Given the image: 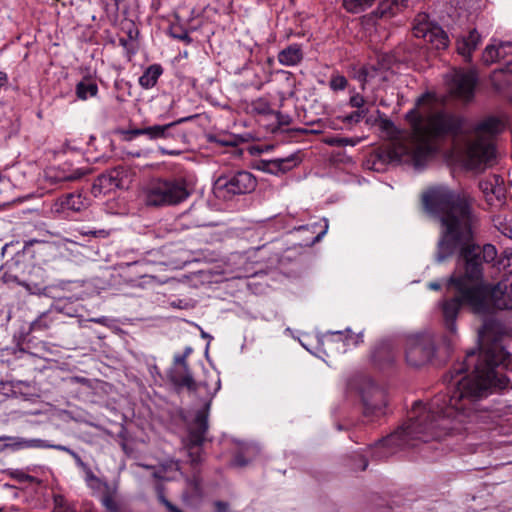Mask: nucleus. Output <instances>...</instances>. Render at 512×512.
I'll list each match as a JSON object with an SVG mask.
<instances>
[{"label":"nucleus","instance_id":"1","mask_svg":"<svg viewBox=\"0 0 512 512\" xmlns=\"http://www.w3.org/2000/svg\"><path fill=\"white\" fill-rule=\"evenodd\" d=\"M480 350L470 351L465 361L455 368L448 380V394L436 395L427 405L415 402L409 422L375 446V456L382 458L394 453L393 446H415L414 441L439 439L456 424H463L476 415V402L497 390L504 389L508 379L498 374L496 367L512 370V354L503 344L501 325L487 320L478 333Z\"/></svg>","mask_w":512,"mask_h":512},{"label":"nucleus","instance_id":"18","mask_svg":"<svg viewBox=\"0 0 512 512\" xmlns=\"http://www.w3.org/2000/svg\"><path fill=\"white\" fill-rule=\"evenodd\" d=\"M184 120L185 119H181L178 121V123ZM176 124L177 122H172L165 125H153L145 127L144 135H146L150 140L172 138L174 137L172 129L175 127Z\"/></svg>","mask_w":512,"mask_h":512},{"label":"nucleus","instance_id":"17","mask_svg":"<svg viewBox=\"0 0 512 512\" xmlns=\"http://www.w3.org/2000/svg\"><path fill=\"white\" fill-rule=\"evenodd\" d=\"M278 61L284 66L298 65L303 59V51L299 44H291L278 53Z\"/></svg>","mask_w":512,"mask_h":512},{"label":"nucleus","instance_id":"49","mask_svg":"<svg viewBox=\"0 0 512 512\" xmlns=\"http://www.w3.org/2000/svg\"><path fill=\"white\" fill-rule=\"evenodd\" d=\"M428 287L432 290H439L440 289V284L438 282H430L428 284Z\"/></svg>","mask_w":512,"mask_h":512},{"label":"nucleus","instance_id":"29","mask_svg":"<svg viewBox=\"0 0 512 512\" xmlns=\"http://www.w3.org/2000/svg\"><path fill=\"white\" fill-rule=\"evenodd\" d=\"M13 477L21 483H26V482L35 483V484L40 483V481L37 478H35L34 476L28 475L25 472L20 471V470H16L15 472H13Z\"/></svg>","mask_w":512,"mask_h":512},{"label":"nucleus","instance_id":"37","mask_svg":"<svg viewBox=\"0 0 512 512\" xmlns=\"http://www.w3.org/2000/svg\"><path fill=\"white\" fill-rule=\"evenodd\" d=\"M166 467L169 468V470L174 474L171 476H164L165 479L173 480L177 478L176 474L182 475V472L180 471V464L178 461H171L169 464H167Z\"/></svg>","mask_w":512,"mask_h":512},{"label":"nucleus","instance_id":"39","mask_svg":"<svg viewBox=\"0 0 512 512\" xmlns=\"http://www.w3.org/2000/svg\"><path fill=\"white\" fill-rule=\"evenodd\" d=\"M49 448H54V449H57V450H60V451H65V452L69 453L71 456H73L77 460V462L82 463V461H81L80 457L78 456V454L75 453L74 451H72L71 449H69L66 446L50 445Z\"/></svg>","mask_w":512,"mask_h":512},{"label":"nucleus","instance_id":"32","mask_svg":"<svg viewBox=\"0 0 512 512\" xmlns=\"http://www.w3.org/2000/svg\"><path fill=\"white\" fill-rule=\"evenodd\" d=\"M49 327V323L47 322V316L42 315L35 321L31 323V330L32 331H42Z\"/></svg>","mask_w":512,"mask_h":512},{"label":"nucleus","instance_id":"12","mask_svg":"<svg viewBox=\"0 0 512 512\" xmlns=\"http://www.w3.org/2000/svg\"><path fill=\"white\" fill-rule=\"evenodd\" d=\"M360 342H362L361 334L353 335L350 330H346L345 332L336 331L326 334L323 345L328 350L344 353L348 347L357 346Z\"/></svg>","mask_w":512,"mask_h":512},{"label":"nucleus","instance_id":"36","mask_svg":"<svg viewBox=\"0 0 512 512\" xmlns=\"http://www.w3.org/2000/svg\"><path fill=\"white\" fill-rule=\"evenodd\" d=\"M365 103H366V100L359 93L352 95L349 100L350 106L353 108H357V109H365L364 108Z\"/></svg>","mask_w":512,"mask_h":512},{"label":"nucleus","instance_id":"15","mask_svg":"<svg viewBox=\"0 0 512 512\" xmlns=\"http://www.w3.org/2000/svg\"><path fill=\"white\" fill-rule=\"evenodd\" d=\"M85 208V200L80 194H67L55 201L52 211L64 213L66 211L78 212Z\"/></svg>","mask_w":512,"mask_h":512},{"label":"nucleus","instance_id":"55","mask_svg":"<svg viewBox=\"0 0 512 512\" xmlns=\"http://www.w3.org/2000/svg\"><path fill=\"white\" fill-rule=\"evenodd\" d=\"M0 512H3V508H0Z\"/></svg>","mask_w":512,"mask_h":512},{"label":"nucleus","instance_id":"48","mask_svg":"<svg viewBox=\"0 0 512 512\" xmlns=\"http://www.w3.org/2000/svg\"><path fill=\"white\" fill-rule=\"evenodd\" d=\"M207 224V222L202 219V218H197L195 221H194V225L195 226H205Z\"/></svg>","mask_w":512,"mask_h":512},{"label":"nucleus","instance_id":"35","mask_svg":"<svg viewBox=\"0 0 512 512\" xmlns=\"http://www.w3.org/2000/svg\"><path fill=\"white\" fill-rule=\"evenodd\" d=\"M368 110L367 109H358L357 111L351 113L350 115H347L345 117V121L351 123L355 122L358 123L361 119H363L367 115Z\"/></svg>","mask_w":512,"mask_h":512},{"label":"nucleus","instance_id":"11","mask_svg":"<svg viewBox=\"0 0 512 512\" xmlns=\"http://www.w3.org/2000/svg\"><path fill=\"white\" fill-rule=\"evenodd\" d=\"M366 385L367 389L361 390L363 414L373 420L385 414L386 397L385 393L372 382L369 381Z\"/></svg>","mask_w":512,"mask_h":512},{"label":"nucleus","instance_id":"7","mask_svg":"<svg viewBox=\"0 0 512 512\" xmlns=\"http://www.w3.org/2000/svg\"><path fill=\"white\" fill-rule=\"evenodd\" d=\"M434 352V342L430 335H414L407 339L406 360L411 366L426 364L432 359Z\"/></svg>","mask_w":512,"mask_h":512},{"label":"nucleus","instance_id":"30","mask_svg":"<svg viewBox=\"0 0 512 512\" xmlns=\"http://www.w3.org/2000/svg\"><path fill=\"white\" fill-rule=\"evenodd\" d=\"M20 445L25 448H48L49 444H46L45 441L41 439H29L22 440Z\"/></svg>","mask_w":512,"mask_h":512},{"label":"nucleus","instance_id":"34","mask_svg":"<svg viewBox=\"0 0 512 512\" xmlns=\"http://www.w3.org/2000/svg\"><path fill=\"white\" fill-rule=\"evenodd\" d=\"M83 175H85V172L83 170L76 169L75 171H73L70 174L58 176L57 177V181L58 182H62V181H75V180L80 179Z\"/></svg>","mask_w":512,"mask_h":512},{"label":"nucleus","instance_id":"6","mask_svg":"<svg viewBox=\"0 0 512 512\" xmlns=\"http://www.w3.org/2000/svg\"><path fill=\"white\" fill-rule=\"evenodd\" d=\"M257 182L252 173L238 171L229 176H221L214 186L216 197L230 200L236 195L246 194L254 191Z\"/></svg>","mask_w":512,"mask_h":512},{"label":"nucleus","instance_id":"50","mask_svg":"<svg viewBox=\"0 0 512 512\" xmlns=\"http://www.w3.org/2000/svg\"><path fill=\"white\" fill-rule=\"evenodd\" d=\"M176 37L181 39V40L190 41V38H189V36H188V34L186 32L181 34V35H177Z\"/></svg>","mask_w":512,"mask_h":512},{"label":"nucleus","instance_id":"26","mask_svg":"<svg viewBox=\"0 0 512 512\" xmlns=\"http://www.w3.org/2000/svg\"><path fill=\"white\" fill-rule=\"evenodd\" d=\"M187 487L188 490L185 491L182 495L183 501L189 503L192 497H198L200 495V480L198 477L193 476V478H187Z\"/></svg>","mask_w":512,"mask_h":512},{"label":"nucleus","instance_id":"14","mask_svg":"<svg viewBox=\"0 0 512 512\" xmlns=\"http://www.w3.org/2000/svg\"><path fill=\"white\" fill-rule=\"evenodd\" d=\"M511 53L512 42L493 40V42L485 48L482 58L486 64H492L505 58Z\"/></svg>","mask_w":512,"mask_h":512},{"label":"nucleus","instance_id":"9","mask_svg":"<svg viewBox=\"0 0 512 512\" xmlns=\"http://www.w3.org/2000/svg\"><path fill=\"white\" fill-rule=\"evenodd\" d=\"M207 429V414L205 411H198L195 420L190 427L187 444L188 456L190 463L193 466L202 462L203 450L201 445L205 439Z\"/></svg>","mask_w":512,"mask_h":512},{"label":"nucleus","instance_id":"41","mask_svg":"<svg viewBox=\"0 0 512 512\" xmlns=\"http://www.w3.org/2000/svg\"><path fill=\"white\" fill-rule=\"evenodd\" d=\"M145 128L131 129L125 132L128 135V139L131 140L137 136L144 135Z\"/></svg>","mask_w":512,"mask_h":512},{"label":"nucleus","instance_id":"33","mask_svg":"<svg viewBox=\"0 0 512 512\" xmlns=\"http://www.w3.org/2000/svg\"><path fill=\"white\" fill-rule=\"evenodd\" d=\"M157 494L159 501L168 509L169 512H182L179 510L175 505H173L171 502H169L163 493V490L161 487L157 488Z\"/></svg>","mask_w":512,"mask_h":512},{"label":"nucleus","instance_id":"46","mask_svg":"<svg viewBox=\"0 0 512 512\" xmlns=\"http://www.w3.org/2000/svg\"><path fill=\"white\" fill-rule=\"evenodd\" d=\"M233 463H234V465H236V466H244V465H246V464H247V462H246V461H244V460L242 459V456H241V455H238V456L234 459V462H233Z\"/></svg>","mask_w":512,"mask_h":512},{"label":"nucleus","instance_id":"8","mask_svg":"<svg viewBox=\"0 0 512 512\" xmlns=\"http://www.w3.org/2000/svg\"><path fill=\"white\" fill-rule=\"evenodd\" d=\"M413 34L417 38H423L437 50L448 46L449 40L445 32L438 25L430 22L429 16L425 13L418 14L415 18Z\"/></svg>","mask_w":512,"mask_h":512},{"label":"nucleus","instance_id":"45","mask_svg":"<svg viewBox=\"0 0 512 512\" xmlns=\"http://www.w3.org/2000/svg\"><path fill=\"white\" fill-rule=\"evenodd\" d=\"M22 285L28 290L30 291L31 293H38L40 292L42 289L40 287H37V286H34L32 287L30 284L28 283H22Z\"/></svg>","mask_w":512,"mask_h":512},{"label":"nucleus","instance_id":"13","mask_svg":"<svg viewBox=\"0 0 512 512\" xmlns=\"http://www.w3.org/2000/svg\"><path fill=\"white\" fill-rule=\"evenodd\" d=\"M123 170L120 168L113 169L107 173L100 175L94 182L92 191L94 195L106 194L113 189L122 187L121 174Z\"/></svg>","mask_w":512,"mask_h":512},{"label":"nucleus","instance_id":"5","mask_svg":"<svg viewBox=\"0 0 512 512\" xmlns=\"http://www.w3.org/2000/svg\"><path fill=\"white\" fill-rule=\"evenodd\" d=\"M190 195L183 177L153 179L143 189L144 202L148 206H171L185 201Z\"/></svg>","mask_w":512,"mask_h":512},{"label":"nucleus","instance_id":"16","mask_svg":"<svg viewBox=\"0 0 512 512\" xmlns=\"http://www.w3.org/2000/svg\"><path fill=\"white\" fill-rule=\"evenodd\" d=\"M480 43V35L477 30H471L466 36L458 39L457 51L466 60L470 59L471 53L477 48Z\"/></svg>","mask_w":512,"mask_h":512},{"label":"nucleus","instance_id":"47","mask_svg":"<svg viewBox=\"0 0 512 512\" xmlns=\"http://www.w3.org/2000/svg\"><path fill=\"white\" fill-rule=\"evenodd\" d=\"M91 321H93L95 323H98V324L104 325L106 323V321H107V318L106 317H99V318L91 319Z\"/></svg>","mask_w":512,"mask_h":512},{"label":"nucleus","instance_id":"52","mask_svg":"<svg viewBox=\"0 0 512 512\" xmlns=\"http://www.w3.org/2000/svg\"><path fill=\"white\" fill-rule=\"evenodd\" d=\"M191 352H192V348L186 347L183 354L186 355V357H187Z\"/></svg>","mask_w":512,"mask_h":512},{"label":"nucleus","instance_id":"38","mask_svg":"<svg viewBox=\"0 0 512 512\" xmlns=\"http://www.w3.org/2000/svg\"><path fill=\"white\" fill-rule=\"evenodd\" d=\"M103 505L107 512H120L117 502L112 497H105L103 499Z\"/></svg>","mask_w":512,"mask_h":512},{"label":"nucleus","instance_id":"31","mask_svg":"<svg viewBox=\"0 0 512 512\" xmlns=\"http://www.w3.org/2000/svg\"><path fill=\"white\" fill-rule=\"evenodd\" d=\"M53 501H54L53 512H67L68 511L67 501L65 500V498L62 495H54Z\"/></svg>","mask_w":512,"mask_h":512},{"label":"nucleus","instance_id":"21","mask_svg":"<svg viewBox=\"0 0 512 512\" xmlns=\"http://www.w3.org/2000/svg\"><path fill=\"white\" fill-rule=\"evenodd\" d=\"M492 221L499 232L512 239V213L501 212L494 215Z\"/></svg>","mask_w":512,"mask_h":512},{"label":"nucleus","instance_id":"3","mask_svg":"<svg viewBox=\"0 0 512 512\" xmlns=\"http://www.w3.org/2000/svg\"><path fill=\"white\" fill-rule=\"evenodd\" d=\"M425 209L437 219L442 227V236L438 242L436 261L444 262L453 255L456 248L466 244L459 257V266L447 282V289L458 295L466 289H473L483 282L482 262H491L497 257L492 244L469 245L479 226V217L473 209V198L465 192H456L446 186L429 189L423 195Z\"/></svg>","mask_w":512,"mask_h":512},{"label":"nucleus","instance_id":"25","mask_svg":"<svg viewBox=\"0 0 512 512\" xmlns=\"http://www.w3.org/2000/svg\"><path fill=\"white\" fill-rule=\"evenodd\" d=\"M298 164V158L295 155H291L287 158L276 159L270 163L269 170L271 172H286L291 170Z\"/></svg>","mask_w":512,"mask_h":512},{"label":"nucleus","instance_id":"19","mask_svg":"<svg viewBox=\"0 0 512 512\" xmlns=\"http://www.w3.org/2000/svg\"><path fill=\"white\" fill-rule=\"evenodd\" d=\"M163 74V68L160 64H152L145 69L139 78V85L143 89L153 88L159 77Z\"/></svg>","mask_w":512,"mask_h":512},{"label":"nucleus","instance_id":"10","mask_svg":"<svg viewBox=\"0 0 512 512\" xmlns=\"http://www.w3.org/2000/svg\"><path fill=\"white\" fill-rule=\"evenodd\" d=\"M477 77L472 70H454L449 78L450 93L462 101H470L474 96Z\"/></svg>","mask_w":512,"mask_h":512},{"label":"nucleus","instance_id":"54","mask_svg":"<svg viewBox=\"0 0 512 512\" xmlns=\"http://www.w3.org/2000/svg\"><path fill=\"white\" fill-rule=\"evenodd\" d=\"M366 467H367V463L364 464L362 469L364 470V469H366Z\"/></svg>","mask_w":512,"mask_h":512},{"label":"nucleus","instance_id":"40","mask_svg":"<svg viewBox=\"0 0 512 512\" xmlns=\"http://www.w3.org/2000/svg\"><path fill=\"white\" fill-rule=\"evenodd\" d=\"M174 362L176 364L181 365L183 370H189L188 364L186 362V355H184V354L175 355Z\"/></svg>","mask_w":512,"mask_h":512},{"label":"nucleus","instance_id":"43","mask_svg":"<svg viewBox=\"0 0 512 512\" xmlns=\"http://www.w3.org/2000/svg\"><path fill=\"white\" fill-rule=\"evenodd\" d=\"M200 210H201V207H197V206L193 205L189 209V211L186 212V214L184 216H190V215L191 216H196L199 213Z\"/></svg>","mask_w":512,"mask_h":512},{"label":"nucleus","instance_id":"51","mask_svg":"<svg viewBox=\"0 0 512 512\" xmlns=\"http://www.w3.org/2000/svg\"><path fill=\"white\" fill-rule=\"evenodd\" d=\"M201 336H202L203 338H205V339H209V340H211V339H212V337H211L209 334H207L206 332H204V331H202V332H201Z\"/></svg>","mask_w":512,"mask_h":512},{"label":"nucleus","instance_id":"27","mask_svg":"<svg viewBox=\"0 0 512 512\" xmlns=\"http://www.w3.org/2000/svg\"><path fill=\"white\" fill-rule=\"evenodd\" d=\"M360 142V139L356 138H344V137H333L326 140V143L331 146H338V147H344V146H355Z\"/></svg>","mask_w":512,"mask_h":512},{"label":"nucleus","instance_id":"28","mask_svg":"<svg viewBox=\"0 0 512 512\" xmlns=\"http://www.w3.org/2000/svg\"><path fill=\"white\" fill-rule=\"evenodd\" d=\"M347 83V79L343 75L333 74L329 86L333 91H342L347 87Z\"/></svg>","mask_w":512,"mask_h":512},{"label":"nucleus","instance_id":"2","mask_svg":"<svg viewBox=\"0 0 512 512\" xmlns=\"http://www.w3.org/2000/svg\"><path fill=\"white\" fill-rule=\"evenodd\" d=\"M443 103L433 92L420 96L406 114L409 130L399 129L391 120L380 118V131L390 142L388 158L420 169L436 152L437 143L452 137L464 167L484 170L495 157L494 137L500 131L501 122L488 118L472 126L464 117L440 109Z\"/></svg>","mask_w":512,"mask_h":512},{"label":"nucleus","instance_id":"23","mask_svg":"<svg viewBox=\"0 0 512 512\" xmlns=\"http://www.w3.org/2000/svg\"><path fill=\"white\" fill-rule=\"evenodd\" d=\"M172 382L179 387H186L189 390H197L198 386L189 370L175 372L171 375Z\"/></svg>","mask_w":512,"mask_h":512},{"label":"nucleus","instance_id":"4","mask_svg":"<svg viewBox=\"0 0 512 512\" xmlns=\"http://www.w3.org/2000/svg\"><path fill=\"white\" fill-rule=\"evenodd\" d=\"M462 305L468 306L476 314H490L494 309H512V279L503 280L496 285L479 283L477 288L445 299L441 304L442 317L446 329L456 333V318Z\"/></svg>","mask_w":512,"mask_h":512},{"label":"nucleus","instance_id":"42","mask_svg":"<svg viewBox=\"0 0 512 512\" xmlns=\"http://www.w3.org/2000/svg\"><path fill=\"white\" fill-rule=\"evenodd\" d=\"M369 77H371L369 70L367 68H363L361 74L359 75V78L363 81L362 89H364V83Z\"/></svg>","mask_w":512,"mask_h":512},{"label":"nucleus","instance_id":"44","mask_svg":"<svg viewBox=\"0 0 512 512\" xmlns=\"http://www.w3.org/2000/svg\"><path fill=\"white\" fill-rule=\"evenodd\" d=\"M219 389H220V379L217 377V379L214 382V387H213L212 391L209 390L208 394H210L211 396H214Z\"/></svg>","mask_w":512,"mask_h":512},{"label":"nucleus","instance_id":"20","mask_svg":"<svg viewBox=\"0 0 512 512\" xmlns=\"http://www.w3.org/2000/svg\"><path fill=\"white\" fill-rule=\"evenodd\" d=\"M408 0H382L374 11V14L380 18L391 17L397 11L407 5Z\"/></svg>","mask_w":512,"mask_h":512},{"label":"nucleus","instance_id":"24","mask_svg":"<svg viewBox=\"0 0 512 512\" xmlns=\"http://www.w3.org/2000/svg\"><path fill=\"white\" fill-rule=\"evenodd\" d=\"M376 0H342L344 9L349 13L358 14L370 8Z\"/></svg>","mask_w":512,"mask_h":512},{"label":"nucleus","instance_id":"53","mask_svg":"<svg viewBox=\"0 0 512 512\" xmlns=\"http://www.w3.org/2000/svg\"><path fill=\"white\" fill-rule=\"evenodd\" d=\"M263 105H264V107L259 110L262 113H264V112H266L268 110V107H267L266 103H263Z\"/></svg>","mask_w":512,"mask_h":512},{"label":"nucleus","instance_id":"22","mask_svg":"<svg viewBox=\"0 0 512 512\" xmlns=\"http://www.w3.org/2000/svg\"><path fill=\"white\" fill-rule=\"evenodd\" d=\"M97 93L98 86L96 82L90 78H84L76 85V95L81 100H87L90 97H94Z\"/></svg>","mask_w":512,"mask_h":512}]
</instances>
